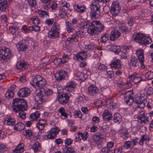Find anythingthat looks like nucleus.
I'll use <instances>...</instances> for the list:
<instances>
[{"label": "nucleus", "mask_w": 153, "mask_h": 153, "mask_svg": "<svg viewBox=\"0 0 153 153\" xmlns=\"http://www.w3.org/2000/svg\"><path fill=\"white\" fill-rule=\"evenodd\" d=\"M146 94L148 95H151L153 94V88L151 87H149L147 90Z\"/></svg>", "instance_id": "59"}, {"label": "nucleus", "mask_w": 153, "mask_h": 153, "mask_svg": "<svg viewBox=\"0 0 153 153\" xmlns=\"http://www.w3.org/2000/svg\"><path fill=\"white\" fill-rule=\"evenodd\" d=\"M129 78L132 80L134 84H136L141 81L142 78L140 77H137L135 75L133 74L129 76Z\"/></svg>", "instance_id": "25"}, {"label": "nucleus", "mask_w": 153, "mask_h": 153, "mask_svg": "<svg viewBox=\"0 0 153 153\" xmlns=\"http://www.w3.org/2000/svg\"><path fill=\"white\" fill-rule=\"evenodd\" d=\"M76 86L74 82L71 81L68 83L65 87L66 90L69 92H71L75 88Z\"/></svg>", "instance_id": "19"}, {"label": "nucleus", "mask_w": 153, "mask_h": 153, "mask_svg": "<svg viewBox=\"0 0 153 153\" xmlns=\"http://www.w3.org/2000/svg\"><path fill=\"white\" fill-rule=\"evenodd\" d=\"M88 133L87 132H84L81 137L84 141H85L87 140V138L88 137Z\"/></svg>", "instance_id": "64"}, {"label": "nucleus", "mask_w": 153, "mask_h": 153, "mask_svg": "<svg viewBox=\"0 0 153 153\" xmlns=\"http://www.w3.org/2000/svg\"><path fill=\"white\" fill-rule=\"evenodd\" d=\"M109 35L108 33H105L102 36L101 38L100 41L102 43H104L106 42L109 39Z\"/></svg>", "instance_id": "37"}, {"label": "nucleus", "mask_w": 153, "mask_h": 153, "mask_svg": "<svg viewBox=\"0 0 153 153\" xmlns=\"http://www.w3.org/2000/svg\"><path fill=\"white\" fill-rule=\"evenodd\" d=\"M25 127L24 124L22 123H18L14 126V129L19 131H21L23 130Z\"/></svg>", "instance_id": "29"}, {"label": "nucleus", "mask_w": 153, "mask_h": 153, "mask_svg": "<svg viewBox=\"0 0 153 153\" xmlns=\"http://www.w3.org/2000/svg\"><path fill=\"white\" fill-rule=\"evenodd\" d=\"M19 114V117L22 119H24L26 117V113L23 111H20Z\"/></svg>", "instance_id": "58"}, {"label": "nucleus", "mask_w": 153, "mask_h": 153, "mask_svg": "<svg viewBox=\"0 0 153 153\" xmlns=\"http://www.w3.org/2000/svg\"><path fill=\"white\" fill-rule=\"evenodd\" d=\"M120 30L122 32L125 34H126L128 31V28L124 27L120 28Z\"/></svg>", "instance_id": "61"}, {"label": "nucleus", "mask_w": 153, "mask_h": 153, "mask_svg": "<svg viewBox=\"0 0 153 153\" xmlns=\"http://www.w3.org/2000/svg\"><path fill=\"white\" fill-rule=\"evenodd\" d=\"M37 77L36 76L33 78L32 81L30 83V84L34 87L36 85L37 86L38 83L37 82Z\"/></svg>", "instance_id": "49"}, {"label": "nucleus", "mask_w": 153, "mask_h": 153, "mask_svg": "<svg viewBox=\"0 0 153 153\" xmlns=\"http://www.w3.org/2000/svg\"><path fill=\"white\" fill-rule=\"evenodd\" d=\"M92 138L95 143L99 145L102 142L104 137L102 134L100 133L97 132L95 135L92 136Z\"/></svg>", "instance_id": "14"}, {"label": "nucleus", "mask_w": 153, "mask_h": 153, "mask_svg": "<svg viewBox=\"0 0 153 153\" xmlns=\"http://www.w3.org/2000/svg\"><path fill=\"white\" fill-rule=\"evenodd\" d=\"M68 56L67 55H65L63 56L62 58H61L62 64H63L68 61Z\"/></svg>", "instance_id": "54"}, {"label": "nucleus", "mask_w": 153, "mask_h": 153, "mask_svg": "<svg viewBox=\"0 0 153 153\" xmlns=\"http://www.w3.org/2000/svg\"><path fill=\"white\" fill-rule=\"evenodd\" d=\"M16 46L19 51H23L27 48L26 45L22 41L20 42L17 44Z\"/></svg>", "instance_id": "22"}, {"label": "nucleus", "mask_w": 153, "mask_h": 153, "mask_svg": "<svg viewBox=\"0 0 153 153\" xmlns=\"http://www.w3.org/2000/svg\"><path fill=\"white\" fill-rule=\"evenodd\" d=\"M29 29L30 31L34 30L35 31H39L40 30V27L37 25L30 26L29 27Z\"/></svg>", "instance_id": "41"}, {"label": "nucleus", "mask_w": 153, "mask_h": 153, "mask_svg": "<svg viewBox=\"0 0 153 153\" xmlns=\"http://www.w3.org/2000/svg\"><path fill=\"white\" fill-rule=\"evenodd\" d=\"M40 147L39 146V143L38 142L34 144L33 149L35 152H37L40 150Z\"/></svg>", "instance_id": "44"}, {"label": "nucleus", "mask_w": 153, "mask_h": 153, "mask_svg": "<svg viewBox=\"0 0 153 153\" xmlns=\"http://www.w3.org/2000/svg\"><path fill=\"white\" fill-rule=\"evenodd\" d=\"M146 102L145 100L144 101H143L140 103L138 104V105L137 106V108H143L145 106V102Z\"/></svg>", "instance_id": "52"}, {"label": "nucleus", "mask_w": 153, "mask_h": 153, "mask_svg": "<svg viewBox=\"0 0 153 153\" xmlns=\"http://www.w3.org/2000/svg\"><path fill=\"white\" fill-rule=\"evenodd\" d=\"M103 117L104 120L108 121L111 119L112 115L109 111L105 110L103 114Z\"/></svg>", "instance_id": "24"}, {"label": "nucleus", "mask_w": 153, "mask_h": 153, "mask_svg": "<svg viewBox=\"0 0 153 153\" xmlns=\"http://www.w3.org/2000/svg\"><path fill=\"white\" fill-rule=\"evenodd\" d=\"M133 39L136 42L141 44L143 46H146L151 43L152 42L151 38L146 36L140 33L134 34Z\"/></svg>", "instance_id": "3"}, {"label": "nucleus", "mask_w": 153, "mask_h": 153, "mask_svg": "<svg viewBox=\"0 0 153 153\" xmlns=\"http://www.w3.org/2000/svg\"><path fill=\"white\" fill-rule=\"evenodd\" d=\"M91 11L90 16L92 19H95L98 18L100 15V6L93 4L90 7Z\"/></svg>", "instance_id": "6"}, {"label": "nucleus", "mask_w": 153, "mask_h": 153, "mask_svg": "<svg viewBox=\"0 0 153 153\" xmlns=\"http://www.w3.org/2000/svg\"><path fill=\"white\" fill-rule=\"evenodd\" d=\"M7 148L6 146L2 144H0V152H4L7 151Z\"/></svg>", "instance_id": "56"}, {"label": "nucleus", "mask_w": 153, "mask_h": 153, "mask_svg": "<svg viewBox=\"0 0 153 153\" xmlns=\"http://www.w3.org/2000/svg\"><path fill=\"white\" fill-rule=\"evenodd\" d=\"M27 106L26 101L24 99L16 98L13 100L12 105L13 110L15 113L25 111Z\"/></svg>", "instance_id": "1"}, {"label": "nucleus", "mask_w": 153, "mask_h": 153, "mask_svg": "<svg viewBox=\"0 0 153 153\" xmlns=\"http://www.w3.org/2000/svg\"><path fill=\"white\" fill-rule=\"evenodd\" d=\"M40 114V112H39V111H36L31 114L30 116V117L31 119V121H33L34 120L37 121L38 120V119L39 118Z\"/></svg>", "instance_id": "28"}, {"label": "nucleus", "mask_w": 153, "mask_h": 153, "mask_svg": "<svg viewBox=\"0 0 153 153\" xmlns=\"http://www.w3.org/2000/svg\"><path fill=\"white\" fill-rule=\"evenodd\" d=\"M6 121L7 122V124L8 125L13 126L15 124V120L10 117H8L6 118Z\"/></svg>", "instance_id": "32"}, {"label": "nucleus", "mask_w": 153, "mask_h": 153, "mask_svg": "<svg viewBox=\"0 0 153 153\" xmlns=\"http://www.w3.org/2000/svg\"><path fill=\"white\" fill-rule=\"evenodd\" d=\"M130 64L131 65L134 67L138 66L139 64V62L138 59L136 57L131 58Z\"/></svg>", "instance_id": "31"}, {"label": "nucleus", "mask_w": 153, "mask_h": 153, "mask_svg": "<svg viewBox=\"0 0 153 153\" xmlns=\"http://www.w3.org/2000/svg\"><path fill=\"white\" fill-rule=\"evenodd\" d=\"M101 151L103 153H110L111 152V149L108 148L107 147L103 148Z\"/></svg>", "instance_id": "51"}, {"label": "nucleus", "mask_w": 153, "mask_h": 153, "mask_svg": "<svg viewBox=\"0 0 153 153\" xmlns=\"http://www.w3.org/2000/svg\"><path fill=\"white\" fill-rule=\"evenodd\" d=\"M59 26L55 23L54 24L52 28L48 33V37L52 39L59 38Z\"/></svg>", "instance_id": "5"}, {"label": "nucleus", "mask_w": 153, "mask_h": 153, "mask_svg": "<svg viewBox=\"0 0 153 153\" xmlns=\"http://www.w3.org/2000/svg\"><path fill=\"white\" fill-rule=\"evenodd\" d=\"M113 120L115 123H120L122 120V116L118 113H115L114 115Z\"/></svg>", "instance_id": "30"}, {"label": "nucleus", "mask_w": 153, "mask_h": 153, "mask_svg": "<svg viewBox=\"0 0 153 153\" xmlns=\"http://www.w3.org/2000/svg\"><path fill=\"white\" fill-rule=\"evenodd\" d=\"M61 58H57L54 60V63L57 65H60L62 64Z\"/></svg>", "instance_id": "50"}, {"label": "nucleus", "mask_w": 153, "mask_h": 153, "mask_svg": "<svg viewBox=\"0 0 153 153\" xmlns=\"http://www.w3.org/2000/svg\"><path fill=\"white\" fill-rule=\"evenodd\" d=\"M98 68L101 70H105L107 69V68L104 65L100 63L98 67Z\"/></svg>", "instance_id": "60"}, {"label": "nucleus", "mask_w": 153, "mask_h": 153, "mask_svg": "<svg viewBox=\"0 0 153 153\" xmlns=\"http://www.w3.org/2000/svg\"><path fill=\"white\" fill-rule=\"evenodd\" d=\"M28 66V65L26 62L23 60H21L17 62L16 67L19 70L23 71L26 69Z\"/></svg>", "instance_id": "13"}, {"label": "nucleus", "mask_w": 153, "mask_h": 153, "mask_svg": "<svg viewBox=\"0 0 153 153\" xmlns=\"http://www.w3.org/2000/svg\"><path fill=\"white\" fill-rule=\"evenodd\" d=\"M63 153H76L74 150L71 147H66L63 149Z\"/></svg>", "instance_id": "35"}, {"label": "nucleus", "mask_w": 153, "mask_h": 153, "mask_svg": "<svg viewBox=\"0 0 153 153\" xmlns=\"http://www.w3.org/2000/svg\"><path fill=\"white\" fill-rule=\"evenodd\" d=\"M135 102L138 104L143 101H144L145 99V96L144 94H141L140 96H136L135 97Z\"/></svg>", "instance_id": "27"}, {"label": "nucleus", "mask_w": 153, "mask_h": 153, "mask_svg": "<svg viewBox=\"0 0 153 153\" xmlns=\"http://www.w3.org/2000/svg\"><path fill=\"white\" fill-rule=\"evenodd\" d=\"M7 1L6 0H0V10L4 11L7 7Z\"/></svg>", "instance_id": "21"}, {"label": "nucleus", "mask_w": 153, "mask_h": 153, "mask_svg": "<svg viewBox=\"0 0 153 153\" xmlns=\"http://www.w3.org/2000/svg\"><path fill=\"white\" fill-rule=\"evenodd\" d=\"M104 27L103 25L100 23V21H94L89 25L88 32L92 35L98 34Z\"/></svg>", "instance_id": "2"}, {"label": "nucleus", "mask_w": 153, "mask_h": 153, "mask_svg": "<svg viewBox=\"0 0 153 153\" xmlns=\"http://www.w3.org/2000/svg\"><path fill=\"white\" fill-rule=\"evenodd\" d=\"M110 65L112 68H114L115 69H119L121 67L120 60L119 59H116Z\"/></svg>", "instance_id": "18"}, {"label": "nucleus", "mask_w": 153, "mask_h": 153, "mask_svg": "<svg viewBox=\"0 0 153 153\" xmlns=\"http://www.w3.org/2000/svg\"><path fill=\"white\" fill-rule=\"evenodd\" d=\"M59 130L57 127H55L54 129H52L48 132L47 135V138L50 139H54L56 137L57 135L59 133Z\"/></svg>", "instance_id": "10"}, {"label": "nucleus", "mask_w": 153, "mask_h": 153, "mask_svg": "<svg viewBox=\"0 0 153 153\" xmlns=\"http://www.w3.org/2000/svg\"><path fill=\"white\" fill-rule=\"evenodd\" d=\"M40 92L35 96V100L38 104L42 103L41 98L40 97Z\"/></svg>", "instance_id": "43"}, {"label": "nucleus", "mask_w": 153, "mask_h": 153, "mask_svg": "<svg viewBox=\"0 0 153 153\" xmlns=\"http://www.w3.org/2000/svg\"><path fill=\"white\" fill-rule=\"evenodd\" d=\"M71 94H58L57 99L59 103L64 105L68 102Z\"/></svg>", "instance_id": "7"}, {"label": "nucleus", "mask_w": 153, "mask_h": 153, "mask_svg": "<svg viewBox=\"0 0 153 153\" xmlns=\"http://www.w3.org/2000/svg\"><path fill=\"white\" fill-rule=\"evenodd\" d=\"M73 140L71 139L68 138L65 140V143L66 146L70 145L73 143Z\"/></svg>", "instance_id": "57"}, {"label": "nucleus", "mask_w": 153, "mask_h": 153, "mask_svg": "<svg viewBox=\"0 0 153 153\" xmlns=\"http://www.w3.org/2000/svg\"><path fill=\"white\" fill-rule=\"evenodd\" d=\"M53 19H49L45 21V23L48 25H51L53 24Z\"/></svg>", "instance_id": "62"}, {"label": "nucleus", "mask_w": 153, "mask_h": 153, "mask_svg": "<svg viewBox=\"0 0 153 153\" xmlns=\"http://www.w3.org/2000/svg\"><path fill=\"white\" fill-rule=\"evenodd\" d=\"M40 92L42 103L46 102L48 98L47 95L45 94V92L43 91H41Z\"/></svg>", "instance_id": "33"}, {"label": "nucleus", "mask_w": 153, "mask_h": 153, "mask_svg": "<svg viewBox=\"0 0 153 153\" xmlns=\"http://www.w3.org/2000/svg\"><path fill=\"white\" fill-rule=\"evenodd\" d=\"M18 31V28L16 27H10L9 31L10 33H11L13 35L15 34L16 32Z\"/></svg>", "instance_id": "48"}, {"label": "nucleus", "mask_w": 153, "mask_h": 153, "mask_svg": "<svg viewBox=\"0 0 153 153\" xmlns=\"http://www.w3.org/2000/svg\"><path fill=\"white\" fill-rule=\"evenodd\" d=\"M89 94L91 95L95 96L99 92L98 88L95 85H92L90 86L88 88Z\"/></svg>", "instance_id": "15"}, {"label": "nucleus", "mask_w": 153, "mask_h": 153, "mask_svg": "<svg viewBox=\"0 0 153 153\" xmlns=\"http://www.w3.org/2000/svg\"><path fill=\"white\" fill-rule=\"evenodd\" d=\"M29 5L31 7H33L36 4V2L35 0H28L27 1Z\"/></svg>", "instance_id": "55"}, {"label": "nucleus", "mask_w": 153, "mask_h": 153, "mask_svg": "<svg viewBox=\"0 0 153 153\" xmlns=\"http://www.w3.org/2000/svg\"><path fill=\"white\" fill-rule=\"evenodd\" d=\"M30 93V90L29 89L27 88H23L19 90L17 94L19 97H24L28 96Z\"/></svg>", "instance_id": "12"}, {"label": "nucleus", "mask_w": 153, "mask_h": 153, "mask_svg": "<svg viewBox=\"0 0 153 153\" xmlns=\"http://www.w3.org/2000/svg\"><path fill=\"white\" fill-rule=\"evenodd\" d=\"M13 55L9 49L4 47L0 48V58L7 61L11 58Z\"/></svg>", "instance_id": "4"}, {"label": "nucleus", "mask_w": 153, "mask_h": 153, "mask_svg": "<svg viewBox=\"0 0 153 153\" xmlns=\"http://www.w3.org/2000/svg\"><path fill=\"white\" fill-rule=\"evenodd\" d=\"M121 94L123 95H126L124 97V99L126 103L130 105H132L134 100L131 94H133V92L131 91H129L126 92H123Z\"/></svg>", "instance_id": "9"}, {"label": "nucleus", "mask_w": 153, "mask_h": 153, "mask_svg": "<svg viewBox=\"0 0 153 153\" xmlns=\"http://www.w3.org/2000/svg\"><path fill=\"white\" fill-rule=\"evenodd\" d=\"M67 72L64 70H61L56 72L55 74V77L57 80H62L68 78Z\"/></svg>", "instance_id": "11"}, {"label": "nucleus", "mask_w": 153, "mask_h": 153, "mask_svg": "<svg viewBox=\"0 0 153 153\" xmlns=\"http://www.w3.org/2000/svg\"><path fill=\"white\" fill-rule=\"evenodd\" d=\"M137 118L142 123H146L149 122L148 118L146 116L140 117V116H138Z\"/></svg>", "instance_id": "38"}, {"label": "nucleus", "mask_w": 153, "mask_h": 153, "mask_svg": "<svg viewBox=\"0 0 153 153\" xmlns=\"http://www.w3.org/2000/svg\"><path fill=\"white\" fill-rule=\"evenodd\" d=\"M145 76L148 79H153V72L149 71L145 74Z\"/></svg>", "instance_id": "45"}, {"label": "nucleus", "mask_w": 153, "mask_h": 153, "mask_svg": "<svg viewBox=\"0 0 153 153\" xmlns=\"http://www.w3.org/2000/svg\"><path fill=\"white\" fill-rule=\"evenodd\" d=\"M38 124L36 125V127L40 130H43L44 128V125L46 123L45 121L44 120H39Z\"/></svg>", "instance_id": "26"}, {"label": "nucleus", "mask_w": 153, "mask_h": 153, "mask_svg": "<svg viewBox=\"0 0 153 153\" xmlns=\"http://www.w3.org/2000/svg\"><path fill=\"white\" fill-rule=\"evenodd\" d=\"M118 131L124 139H126L129 137V134L127 130L125 129H121Z\"/></svg>", "instance_id": "23"}, {"label": "nucleus", "mask_w": 153, "mask_h": 153, "mask_svg": "<svg viewBox=\"0 0 153 153\" xmlns=\"http://www.w3.org/2000/svg\"><path fill=\"white\" fill-rule=\"evenodd\" d=\"M149 136L146 135H143L141 136V138L140 140L139 143L140 145H143V142L145 141H149Z\"/></svg>", "instance_id": "34"}, {"label": "nucleus", "mask_w": 153, "mask_h": 153, "mask_svg": "<svg viewBox=\"0 0 153 153\" xmlns=\"http://www.w3.org/2000/svg\"><path fill=\"white\" fill-rule=\"evenodd\" d=\"M121 9L118 1H115L112 4L111 7V13L113 16H115L119 14Z\"/></svg>", "instance_id": "8"}, {"label": "nucleus", "mask_w": 153, "mask_h": 153, "mask_svg": "<svg viewBox=\"0 0 153 153\" xmlns=\"http://www.w3.org/2000/svg\"><path fill=\"white\" fill-rule=\"evenodd\" d=\"M58 111L61 114V116H64L66 118H68V114L65 112V110L64 108L61 107L58 110Z\"/></svg>", "instance_id": "36"}, {"label": "nucleus", "mask_w": 153, "mask_h": 153, "mask_svg": "<svg viewBox=\"0 0 153 153\" xmlns=\"http://www.w3.org/2000/svg\"><path fill=\"white\" fill-rule=\"evenodd\" d=\"M38 13L40 16L42 18H43L45 15L49 16L48 12L44 10H39L38 11Z\"/></svg>", "instance_id": "40"}, {"label": "nucleus", "mask_w": 153, "mask_h": 153, "mask_svg": "<svg viewBox=\"0 0 153 153\" xmlns=\"http://www.w3.org/2000/svg\"><path fill=\"white\" fill-rule=\"evenodd\" d=\"M14 96V93L13 90H8L5 94V96L7 98L9 99L13 98Z\"/></svg>", "instance_id": "39"}, {"label": "nucleus", "mask_w": 153, "mask_h": 153, "mask_svg": "<svg viewBox=\"0 0 153 153\" xmlns=\"http://www.w3.org/2000/svg\"><path fill=\"white\" fill-rule=\"evenodd\" d=\"M46 81L45 79H43L38 83L37 86L39 87H43L45 86L46 84Z\"/></svg>", "instance_id": "46"}, {"label": "nucleus", "mask_w": 153, "mask_h": 153, "mask_svg": "<svg viewBox=\"0 0 153 153\" xmlns=\"http://www.w3.org/2000/svg\"><path fill=\"white\" fill-rule=\"evenodd\" d=\"M113 49H115L114 51V52L118 53L120 52L121 48L119 46H113Z\"/></svg>", "instance_id": "53"}, {"label": "nucleus", "mask_w": 153, "mask_h": 153, "mask_svg": "<svg viewBox=\"0 0 153 153\" xmlns=\"http://www.w3.org/2000/svg\"><path fill=\"white\" fill-rule=\"evenodd\" d=\"M24 144L23 143H19L13 151V153H20L22 152L24 150Z\"/></svg>", "instance_id": "20"}, {"label": "nucleus", "mask_w": 153, "mask_h": 153, "mask_svg": "<svg viewBox=\"0 0 153 153\" xmlns=\"http://www.w3.org/2000/svg\"><path fill=\"white\" fill-rule=\"evenodd\" d=\"M132 145V143L131 141H128L125 142L124 146L126 149L130 148Z\"/></svg>", "instance_id": "47"}, {"label": "nucleus", "mask_w": 153, "mask_h": 153, "mask_svg": "<svg viewBox=\"0 0 153 153\" xmlns=\"http://www.w3.org/2000/svg\"><path fill=\"white\" fill-rule=\"evenodd\" d=\"M120 36V33L117 30H114L111 32L110 36V40L114 41L116 39H118Z\"/></svg>", "instance_id": "17"}, {"label": "nucleus", "mask_w": 153, "mask_h": 153, "mask_svg": "<svg viewBox=\"0 0 153 153\" xmlns=\"http://www.w3.org/2000/svg\"><path fill=\"white\" fill-rule=\"evenodd\" d=\"M87 55V54L86 52L85 51H83L76 55L74 57V59H77L78 60L80 59L81 60L84 61L86 59Z\"/></svg>", "instance_id": "16"}, {"label": "nucleus", "mask_w": 153, "mask_h": 153, "mask_svg": "<svg viewBox=\"0 0 153 153\" xmlns=\"http://www.w3.org/2000/svg\"><path fill=\"white\" fill-rule=\"evenodd\" d=\"M120 54L122 58L123 59H126L127 58V54L126 52L121 51Z\"/></svg>", "instance_id": "63"}, {"label": "nucleus", "mask_w": 153, "mask_h": 153, "mask_svg": "<svg viewBox=\"0 0 153 153\" xmlns=\"http://www.w3.org/2000/svg\"><path fill=\"white\" fill-rule=\"evenodd\" d=\"M140 54H139L138 59L139 60V62H140L141 64L143 63L144 61V57L143 55V53L142 51H140Z\"/></svg>", "instance_id": "42"}]
</instances>
